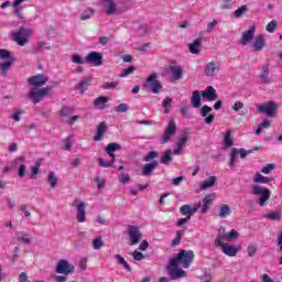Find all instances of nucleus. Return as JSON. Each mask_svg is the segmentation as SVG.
Wrapping results in <instances>:
<instances>
[{
    "label": "nucleus",
    "instance_id": "a18cd8bd",
    "mask_svg": "<svg viewBox=\"0 0 282 282\" xmlns=\"http://www.w3.org/2000/svg\"><path fill=\"white\" fill-rule=\"evenodd\" d=\"M246 12H248V7L247 6H241L240 8H238L235 12H234V17L236 19H241Z\"/></svg>",
    "mask_w": 282,
    "mask_h": 282
},
{
    "label": "nucleus",
    "instance_id": "49530a36",
    "mask_svg": "<svg viewBox=\"0 0 282 282\" xmlns=\"http://www.w3.org/2000/svg\"><path fill=\"white\" fill-rule=\"evenodd\" d=\"M182 237H184V230L176 231V237L174 240H172L171 246L175 248V246H180L182 242Z\"/></svg>",
    "mask_w": 282,
    "mask_h": 282
},
{
    "label": "nucleus",
    "instance_id": "e2e57ef3",
    "mask_svg": "<svg viewBox=\"0 0 282 282\" xmlns=\"http://www.w3.org/2000/svg\"><path fill=\"white\" fill-rule=\"evenodd\" d=\"M217 25H219V22L217 20H213L212 22H208L207 32H214Z\"/></svg>",
    "mask_w": 282,
    "mask_h": 282
},
{
    "label": "nucleus",
    "instance_id": "de8ad7c7",
    "mask_svg": "<svg viewBox=\"0 0 282 282\" xmlns=\"http://www.w3.org/2000/svg\"><path fill=\"white\" fill-rule=\"evenodd\" d=\"M62 118H69V116H72V113H74V108L73 107H63L59 111Z\"/></svg>",
    "mask_w": 282,
    "mask_h": 282
},
{
    "label": "nucleus",
    "instance_id": "72a5a7b5",
    "mask_svg": "<svg viewBox=\"0 0 282 282\" xmlns=\"http://www.w3.org/2000/svg\"><path fill=\"white\" fill-rule=\"evenodd\" d=\"M254 184H270L272 182V178L268 176H263L261 173L257 172L253 177Z\"/></svg>",
    "mask_w": 282,
    "mask_h": 282
},
{
    "label": "nucleus",
    "instance_id": "c85d7f7f",
    "mask_svg": "<svg viewBox=\"0 0 282 282\" xmlns=\"http://www.w3.org/2000/svg\"><path fill=\"white\" fill-rule=\"evenodd\" d=\"M91 85V78L89 77H85L76 87L75 89H77V91H80V94H85L86 89L89 88V86Z\"/></svg>",
    "mask_w": 282,
    "mask_h": 282
},
{
    "label": "nucleus",
    "instance_id": "393cba45",
    "mask_svg": "<svg viewBox=\"0 0 282 282\" xmlns=\"http://www.w3.org/2000/svg\"><path fill=\"white\" fill-rule=\"evenodd\" d=\"M43 50H54V46L48 45L47 42H37L31 50V54H41Z\"/></svg>",
    "mask_w": 282,
    "mask_h": 282
},
{
    "label": "nucleus",
    "instance_id": "c03bdc74",
    "mask_svg": "<svg viewBox=\"0 0 282 282\" xmlns=\"http://www.w3.org/2000/svg\"><path fill=\"white\" fill-rule=\"evenodd\" d=\"M276 28H279V22H276V20H272L267 24L265 30L269 34H273V32L276 31Z\"/></svg>",
    "mask_w": 282,
    "mask_h": 282
},
{
    "label": "nucleus",
    "instance_id": "603ef678",
    "mask_svg": "<svg viewBox=\"0 0 282 282\" xmlns=\"http://www.w3.org/2000/svg\"><path fill=\"white\" fill-rule=\"evenodd\" d=\"M19 164H25V156H18L11 161V169H17Z\"/></svg>",
    "mask_w": 282,
    "mask_h": 282
},
{
    "label": "nucleus",
    "instance_id": "f704fd0d",
    "mask_svg": "<svg viewBox=\"0 0 282 282\" xmlns=\"http://www.w3.org/2000/svg\"><path fill=\"white\" fill-rule=\"evenodd\" d=\"M172 155H173V151L166 150L164 152V155L160 160L161 164H165L166 166H169L173 162Z\"/></svg>",
    "mask_w": 282,
    "mask_h": 282
},
{
    "label": "nucleus",
    "instance_id": "2f4dec72",
    "mask_svg": "<svg viewBox=\"0 0 282 282\" xmlns=\"http://www.w3.org/2000/svg\"><path fill=\"white\" fill-rule=\"evenodd\" d=\"M217 182V176H210L209 178L203 181L200 184V191H206V188H213Z\"/></svg>",
    "mask_w": 282,
    "mask_h": 282
},
{
    "label": "nucleus",
    "instance_id": "1a4fd4ad",
    "mask_svg": "<svg viewBox=\"0 0 282 282\" xmlns=\"http://www.w3.org/2000/svg\"><path fill=\"white\" fill-rule=\"evenodd\" d=\"M47 80H50V77L43 74H37L35 76L30 77L28 79V83L29 85H31V87L41 89V87H43L47 83Z\"/></svg>",
    "mask_w": 282,
    "mask_h": 282
},
{
    "label": "nucleus",
    "instance_id": "6e6d98bb",
    "mask_svg": "<svg viewBox=\"0 0 282 282\" xmlns=\"http://www.w3.org/2000/svg\"><path fill=\"white\" fill-rule=\"evenodd\" d=\"M180 213L181 215H184L185 217L189 218L192 217V214H191V205H183L181 208H180Z\"/></svg>",
    "mask_w": 282,
    "mask_h": 282
},
{
    "label": "nucleus",
    "instance_id": "ddd939ff",
    "mask_svg": "<svg viewBox=\"0 0 282 282\" xmlns=\"http://www.w3.org/2000/svg\"><path fill=\"white\" fill-rule=\"evenodd\" d=\"M219 69H221V67L219 66V63H217L215 61H212V62L206 64L205 69H204V74L208 78H213V76L219 74Z\"/></svg>",
    "mask_w": 282,
    "mask_h": 282
},
{
    "label": "nucleus",
    "instance_id": "13d9d810",
    "mask_svg": "<svg viewBox=\"0 0 282 282\" xmlns=\"http://www.w3.org/2000/svg\"><path fill=\"white\" fill-rule=\"evenodd\" d=\"M116 113H127L129 111V105L120 104L115 108Z\"/></svg>",
    "mask_w": 282,
    "mask_h": 282
},
{
    "label": "nucleus",
    "instance_id": "c9c22d12",
    "mask_svg": "<svg viewBox=\"0 0 282 282\" xmlns=\"http://www.w3.org/2000/svg\"><path fill=\"white\" fill-rule=\"evenodd\" d=\"M13 64H14V59H9L0 64V69L4 78L8 76V70L12 67Z\"/></svg>",
    "mask_w": 282,
    "mask_h": 282
},
{
    "label": "nucleus",
    "instance_id": "412c9836",
    "mask_svg": "<svg viewBox=\"0 0 282 282\" xmlns=\"http://www.w3.org/2000/svg\"><path fill=\"white\" fill-rule=\"evenodd\" d=\"M260 82L264 85H272V77H270V64H264L262 66V72L259 76Z\"/></svg>",
    "mask_w": 282,
    "mask_h": 282
},
{
    "label": "nucleus",
    "instance_id": "3c124183",
    "mask_svg": "<svg viewBox=\"0 0 282 282\" xmlns=\"http://www.w3.org/2000/svg\"><path fill=\"white\" fill-rule=\"evenodd\" d=\"M105 246V242H102V237L98 236L93 240V248L94 250H100Z\"/></svg>",
    "mask_w": 282,
    "mask_h": 282
},
{
    "label": "nucleus",
    "instance_id": "774afa93",
    "mask_svg": "<svg viewBox=\"0 0 282 282\" xmlns=\"http://www.w3.org/2000/svg\"><path fill=\"white\" fill-rule=\"evenodd\" d=\"M278 246L280 248V252H281V257L279 260V265H282V232L280 234L279 238H278Z\"/></svg>",
    "mask_w": 282,
    "mask_h": 282
},
{
    "label": "nucleus",
    "instance_id": "a19ab883",
    "mask_svg": "<svg viewBox=\"0 0 282 282\" xmlns=\"http://www.w3.org/2000/svg\"><path fill=\"white\" fill-rule=\"evenodd\" d=\"M237 239H239V231L232 229L230 232H227L224 241H237Z\"/></svg>",
    "mask_w": 282,
    "mask_h": 282
},
{
    "label": "nucleus",
    "instance_id": "f8f14e48",
    "mask_svg": "<svg viewBox=\"0 0 282 282\" xmlns=\"http://www.w3.org/2000/svg\"><path fill=\"white\" fill-rule=\"evenodd\" d=\"M218 248H221V251L224 254H227V257H237V253L239 250H241L240 246H232V245H226L224 242H220V245H216Z\"/></svg>",
    "mask_w": 282,
    "mask_h": 282
},
{
    "label": "nucleus",
    "instance_id": "7c9ffc66",
    "mask_svg": "<svg viewBox=\"0 0 282 282\" xmlns=\"http://www.w3.org/2000/svg\"><path fill=\"white\" fill-rule=\"evenodd\" d=\"M218 234L219 235L215 239V246H221V243H224V240L226 239V235L228 234L226 232V227L220 226L218 228Z\"/></svg>",
    "mask_w": 282,
    "mask_h": 282
},
{
    "label": "nucleus",
    "instance_id": "6ab92c4d",
    "mask_svg": "<svg viewBox=\"0 0 282 282\" xmlns=\"http://www.w3.org/2000/svg\"><path fill=\"white\" fill-rule=\"evenodd\" d=\"M74 204L76 205V208H77V213H76L77 221L78 224H84L86 219L85 203L76 199Z\"/></svg>",
    "mask_w": 282,
    "mask_h": 282
},
{
    "label": "nucleus",
    "instance_id": "680f3d73",
    "mask_svg": "<svg viewBox=\"0 0 282 282\" xmlns=\"http://www.w3.org/2000/svg\"><path fill=\"white\" fill-rule=\"evenodd\" d=\"M21 4L13 6V12L17 17H19L21 20L25 19V15H23V11H21Z\"/></svg>",
    "mask_w": 282,
    "mask_h": 282
},
{
    "label": "nucleus",
    "instance_id": "5701e85b",
    "mask_svg": "<svg viewBox=\"0 0 282 282\" xmlns=\"http://www.w3.org/2000/svg\"><path fill=\"white\" fill-rule=\"evenodd\" d=\"M107 122L101 121L97 127L96 135L93 137V140L95 142H100L102 140V137L105 135V132L108 131Z\"/></svg>",
    "mask_w": 282,
    "mask_h": 282
},
{
    "label": "nucleus",
    "instance_id": "0eeeda50",
    "mask_svg": "<svg viewBox=\"0 0 282 282\" xmlns=\"http://www.w3.org/2000/svg\"><path fill=\"white\" fill-rule=\"evenodd\" d=\"M175 133H177V124H175V119H170L165 132L161 138V144H166Z\"/></svg>",
    "mask_w": 282,
    "mask_h": 282
},
{
    "label": "nucleus",
    "instance_id": "0e129e2a",
    "mask_svg": "<svg viewBox=\"0 0 282 282\" xmlns=\"http://www.w3.org/2000/svg\"><path fill=\"white\" fill-rule=\"evenodd\" d=\"M119 85L118 82H106L102 86L104 89H116Z\"/></svg>",
    "mask_w": 282,
    "mask_h": 282
},
{
    "label": "nucleus",
    "instance_id": "2eb2a0df",
    "mask_svg": "<svg viewBox=\"0 0 282 282\" xmlns=\"http://www.w3.org/2000/svg\"><path fill=\"white\" fill-rule=\"evenodd\" d=\"M216 197L217 196L215 193L205 195V197L203 198V204L200 209L202 215H206V213L210 210V207L213 206V202H215Z\"/></svg>",
    "mask_w": 282,
    "mask_h": 282
},
{
    "label": "nucleus",
    "instance_id": "4be33fe9",
    "mask_svg": "<svg viewBox=\"0 0 282 282\" xmlns=\"http://www.w3.org/2000/svg\"><path fill=\"white\" fill-rule=\"evenodd\" d=\"M263 47H265V35L259 34L252 43L253 52H261Z\"/></svg>",
    "mask_w": 282,
    "mask_h": 282
},
{
    "label": "nucleus",
    "instance_id": "338daca9",
    "mask_svg": "<svg viewBox=\"0 0 282 282\" xmlns=\"http://www.w3.org/2000/svg\"><path fill=\"white\" fill-rule=\"evenodd\" d=\"M247 252L249 257H254V254H257V246L254 245H249L247 247Z\"/></svg>",
    "mask_w": 282,
    "mask_h": 282
},
{
    "label": "nucleus",
    "instance_id": "f3484780",
    "mask_svg": "<svg viewBox=\"0 0 282 282\" xmlns=\"http://www.w3.org/2000/svg\"><path fill=\"white\" fill-rule=\"evenodd\" d=\"M187 142H188V132H183L176 143V148L173 151L174 155H182V151H184V147H186Z\"/></svg>",
    "mask_w": 282,
    "mask_h": 282
},
{
    "label": "nucleus",
    "instance_id": "ea45409f",
    "mask_svg": "<svg viewBox=\"0 0 282 282\" xmlns=\"http://www.w3.org/2000/svg\"><path fill=\"white\" fill-rule=\"evenodd\" d=\"M264 219H270L271 221H279L282 217L281 212H272L270 214L263 215Z\"/></svg>",
    "mask_w": 282,
    "mask_h": 282
},
{
    "label": "nucleus",
    "instance_id": "4c0bfd02",
    "mask_svg": "<svg viewBox=\"0 0 282 282\" xmlns=\"http://www.w3.org/2000/svg\"><path fill=\"white\" fill-rule=\"evenodd\" d=\"M107 102H109V97L100 96L95 99L94 106L98 109H105V105H107Z\"/></svg>",
    "mask_w": 282,
    "mask_h": 282
},
{
    "label": "nucleus",
    "instance_id": "a878e982",
    "mask_svg": "<svg viewBox=\"0 0 282 282\" xmlns=\"http://www.w3.org/2000/svg\"><path fill=\"white\" fill-rule=\"evenodd\" d=\"M202 41H203L202 37H197L196 40L193 41V43L188 44V50L191 54H195V55L200 54L202 51L199 50V47H202Z\"/></svg>",
    "mask_w": 282,
    "mask_h": 282
},
{
    "label": "nucleus",
    "instance_id": "dca6fc26",
    "mask_svg": "<svg viewBox=\"0 0 282 282\" xmlns=\"http://www.w3.org/2000/svg\"><path fill=\"white\" fill-rule=\"evenodd\" d=\"M101 6L109 17H112V14H116L118 11V4H116V0H102Z\"/></svg>",
    "mask_w": 282,
    "mask_h": 282
},
{
    "label": "nucleus",
    "instance_id": "4d7b16f0",
    "mask_svg": "<svg viewBox=\"0 0 282 282\" xmlns=\"http://www.w3.org/2000/svg\"><path fill=\"white\" fill-rule=\"evenodd\" d=\"M158 151H150L144 158L143 162H151V160H155V158H159Z\"/></svg>",
    "mask_w": 282,
    "mask_h": 282
},
{
    "label": "nucleus",
    "instance_id": "5fc2aeb1",
    "mask_svg": "<svg viewBox=\"0 0 282 282\" xmlns=\"http://www.w3.org/2000/svg\"><path fill=\"white\" fill-rule=\"evenodd\" d=\"M98 162H99V166H101V169H111V167H113V161H105V159L99 158Z\"/></svg>",
    "mask_w": 282,
    "mask_h": 282
},
{
    "label": "nucleus",
    "instance_id": "6e6552de",
    "mask_svg": "<svg viewBox=\"0 0 282 282\" xmlns=\"http://www.w3.org/2000/svg\"><path fill=\"white\" fill-rule=\"evenodd\" d=\"M28 36H30V31L24 28H20L18 31L12 33L13 41L21 47L28 44Z\"/></svg>",
    "mask_w": 282,
    "mask_h": 282
},
{
    "label": "nucleus",
    "instance_id": "37998d69",
    "mask_svg": "<svg viewBox=\"0 0 282 282\" xmlns=\"http://www.w3.org/2000/svg\"><path fill=\"white\" fill-rule=\"evenodd\" d=\"M237 155H239V149L232 148L230 153V159H229V166L237 164Z\"/></svg>",
    "mask_w": 282,
    "mask_h": 282
},
{
    "label": "nucleus",
    "instance_id": "c756f323",
    "mask_svg": "<svg viewBox=\"0 0 282 282\" xmlns=\"http://www.w3.org/2000/svg\"><path fill=\"white\" fill-rule=\"evenodd\" d=\"M94 14H96V10L91 7L86 8L79 15V20L80 21H89V19H91V17H94Z\"/></svg>",
    "mask_w": 282,
    "mask_h": 282
},
{
    "label": "nucleus",
    "instance_id": "cd10ccee",
    "mask_svg": "<svg viewBox=\"0 0 282 282\" xmlns=\"http://www.w3.org/2000/svg\"><path fill=\"white\" fill-rule=\"evenodd\" d=\"M158 164H159L158 161L147 163L142 169V175L144 177H149V175H151L153 171H155V167L158 166Z\"/></svg>",
    "mask_w": 282,
    "mask_h": 282
},
{
    "label": "nucleus",
    "instance_id": "f03ea898",
    "mask_svg": "<svg viewBox=\"0 0 282 282\" xmlns=\"http://www.w3.org/2000/svg\"><path fill=\"white\" fill-rule=\"evenodd\" d=\"M251 195L259 197V205L263 207L265 206V204H268V200L270 199L272 192H270V188L268 187H263L261 185L256 184L251 186Z\"/></svg>",
    "mask_w": 282,
    "mask_h": 282
},
{
    "label": "nucleus",
    "instance_id": "864d4df0",
    "mask_svg": "<svg viewBox=\"0 0 282 282\" xmlns=\"http://www.w3.org/2000/svg\"><path fill=\"white\" fill-rule=\"evenodd\" d=\"M133 72H135V67L129 66L119 74V78H127V76H130V74H133Z\"/></svg>",
    "mask_w": 282,
    "mask_h": 282
},
{
    "label": "nucleus",
    "instance_id": "b1692460",
    "mask_svg": "<svg viewBox=\"0 0 282 282\" xmlns=\"http://www.w3.org/2000/svg\"><path fill=\"white\" fill-rule=\"evenodd\" d=\"M173 80H182L184 78V70L182 66H169Z\"/></svg>",
    "mask_w": 282,
    "mask_h": 282
},
{
    "label": "nucleus",
    "instance_id": "a211bd4d",
    "mask_svg": "<svg viewBox=\"0 0 282 282\" xmlns=\"http://www.w3.org/2000/svg\"><path fill=\"white\" fill-rule=\"evenodd\" d=\"M210 111H213V108L207 105H204L200 109V116H202V118H205L204 119L205 124H213V122L215 120V115L214 113L209 115Z\"/></svg>",
    "mask_w": 282,
    "mask_h": 282
},
{
    "label": "nucleus",
    "instance_id": "aec40b11",
    "mask_svg": "<svg viewBox=\"0 0 282 282\" xmlns=\"http://www.w3.org/2000/svg\"><path fill=\"white\" fill-rule=\"evenodd\" d=\"M254 32H257V28L254 25H251L249 30L242 32V36L240 40L241 45L250 43V41L254 39Z\"/></svg>",
    "mask_w": 282,
    "mask_h": 282
},
{
    "label": "nucleus",
    "instance_id": "9b49d317",
    "mask_svg": "<svg viewBox=\"0 0 282 282\" xmlns=\"http://www.w3.org/2000/svg\"><path fill=\"white\" fill-rule=\"evenodd\" d=\"M85 63H87V65H94L95 67H100V65H102V54L96 51H93L85 57Z\"/></svg>",
    "mask_w": 282,
    "mask_h": 282
},
{
    "label": "nucleus",
    "instance_id": "39448f33",
    "mask_svg": "<svg viewBox=\"0 0 282 282\" xmlns=\"http://www.w3.org/2000/svg\"><path fill=\"white\" fill-rule=\"evenodd\" d=\"M276 109H279L276 102L267 101L258 106V113H264L269 118H274L276 116Z\"/></svg>",
    "mask_w": 282,
    "mask_h": 282
},
{
    "label": "nucleus",
    "instance_id": "7ed1b4c3",
    "mask_svg": "<svg viewBox=\"0 0 282 282\" xmlns=\"http://www.w3.org/2000/svg\"><path fill=\"white\" fill-rule=\"evenodd\" d=\"M50 91H52L51 87L31 88L28 97L32 100L33 105H39L41 100L50 96Z\"/></svg>",
    "mask_w": 282,
    "mask_h": 282
},
{
    "label": "nucleus",
    "instance_id": "20e7f679",
    "mask_svg": "<svg viewBox=\"0 0 282 282\" xmlns=\"http://www.w3.org/2000/svg\"><path fill=\"white\" fill-rule=\"evenodd\" d=\"M158 78V73H152L149 75L145 83L143 84L144 89H149L152 91V94H160V90L162 89V82H160Z\"/></svg>",
    "mask_w": 282,
    "mask_h": 282
},
{
    "label": "nucleus",
    "instance_id": "bf43d9fd",
    "mask_svg": "<svg viewBox=\"0 0 282 282\" xmlns=\"http://www.w3.org/2000/svg\"><path fill=\"white\" fill-rule=\"evenodd\" d=\"M274 169H276V165H274L273 163H269L264 167L261 169V173H263L264 175H269V173L271 171H274Z\"/></svg>",
    "mask_w": 282,
    "mask_h": 282
},
{
    "label": "nucleus",
    "instance_id": "052dcab7",
    "mask_svg": "<svg viewBox=\"0 0 282 282\" xmlns=\"http://www.w3.org/2000/svg\"><path fill=\"white\" fill-rule=\"evenodd\" d=\"M119 182L121 184H129V182H131V176L124 172H121L119 176Z\"/></svg>",
    "mask_w": 282,
    "mask_h": 282
},
{
    "label": "nucleus",
    "instance_id": "69168bd1",
    "mask_svg": "<svg viewBox=\"0 0 282 282\" xmlns=\"http://www.w3.org/2000/svg\"><path fill=\"white\" fill-rule=\"evenodd\" d=\"M171 102H173V99H171V97H165V99L163 100V104H162L163 109H167V111H170Z\"/></svg>",
    "mask_w": 282,
    "mask_h": 282
},
{
    "label": "nucleus",
    "instance_id": "f257e3e1",
    "mask_svg": "<svg viewBox=\"0 0 282 282\" xmlns=\"http://www.w3.org/2000/svg\"><path fill=\"white\" fill-rule=\"evenodd\" d=\"M195 259V253L193 250H181L177 257L173 258L170 261V264L166 267V272L172 281H177V279H183L186 276V272L180 268L182 265L185 269L191 268V263Z\"/></svg>",
    "mask_w": 282,
    "mask_h": 282
},
{
    "label": "nucleus",
    "instance_id": "bb28decb",
    "mask_svg": "<svg viewBox=\"0 0 282 282\" xmlns=\"http://www.w3.org/2000/svg\"><path fill=\"white\" fill-rule=\"evenodd\" d=\"M191 102L194 109H199V107H202V93H199V90L193 91Z\"/></svg>",
    "mask_w": 282,
    "mask_h": 282
},
{
    "label": "nucleus",
    "instance_id": "4468645a",
    "mask_svg": "<svg viewBox=\"0 0 282 282\" xmlns=\"http://www.w3.org/2000/svg\"><path fill=\"white\" fill-rule=\"evenodd\" d=\"M202 98L208 100V102H213L219 98L217 90L213 86H207L205 90L200 93Z\"/></svg>",
    "mask_w": 282,
    "mask_h": 282
},
{
    "label": "nucleus",
    "instance_id": "423d86ee",
    "mask_svg": "<svg viewBox=\"0 0 282 282\" xmlns=\"http://www.w3.org/2000/svg\"><path fill=\"white\" fill-rule=\"evenodd\" d=\"M75 267L69 263V260L62 259L57 262L55 272L57 274H64L65 276L74 274Z\"/></svg>",
    "mask_w": 282,
    "mask_h": 282
},
{
    "label": "nucleus",
    "instance_id": "79ce46f5",
    "mask_svg": "<svg viewBox=\"0 0 282 282\" xmlns=\"http://www.w3.org/2000/svg\"><path fill=\"white\" fill-rule=\"evenodd\" d=\"M12 53L6 48H0V61H12Z\"/></svg>",
    "mask_w": 282,
    "mask_h": 282
},
{
    "label": "nucleus",
    "instance_id": "09e8293b",
    "mask_svg": "<svg viewBox=\"0 0 282 282\" xmlns=\"http://www.w3.org/2000/svg\"><path fill=\"white\" fill-rule=\"evenodd\" d=\"M115 259H117L118 263H120V265H123V268L128 271L131 272V265L128 264L127 260H124L122 258V256L120 254H116Z\"/></svg>",
    "mask_w": 282,
    "mask_h": 282
},
{
    "label": "nucleus",
    "instance_id": "e433bc0d",
    "mask_svg": "<svg viewBox=\"0 0 282 282\" xmlns=\"http://www.w3.org/2000/svg\"><path fill=\"white\" fill-rule=\"evenodd\" d=\"M224 149H230V147L235 145V140L232 139V134L230 131H227V133L224 137Z\"/></svg>",
    "mask_w": 282,
    "mask_h": 282
},
{
    "label": "nucleus",
    "instance_id": "9d476101",
    "mask_svg": "<svg viewBox=\"0 0 282 282\" xmlns=\"http://www.w3.org/2000/svg\"><path fill=\"white\" fill-rule=\"evenodd\" d=\"M128 236L130 238L131 246H135L140 243V239H142V231H140L138 226L132 225L128 229Z\"/></svg>",
    "mask_w": 282,
    "mask_h": 282
},
{
    "label": "nucleus",
    "instance_id": "473e14b6",
    "mask_svg": "<svg viewBox=\"0 0 282 282\" xmlns=\"http://www.w3.org/2000/svg\"><path fill=\"white\" fill-rule=\"evenodd\" d=\"M231 213H232V210L230 209V207L226 204H223L219 207L218 216L221 219H226V217H230Z\"/></svg>",
    "mask_w": 282,
    "mask_h": 282
},
{
    "label": "nucleus",
    "instance_id": "8fccbe9b",
    "mask_svg": "<svg viewBox=\"0 0 282 282\" xmlns=\"http://www.w3.org/2000/svg\"><path fill=\"white\" fill-rule=\"evenodd\" d=\"M120 149H122V145L118 143H109L105 151L106 153H113L115 151H120Z\"/></svg>",
    "mask_w": 282,
    "mask_h": 282
},
{
    "label": "nucleus",
    "instance_id": "58836bf2",
    "mask_svg": "<svg viewBox=\"0 0 282 282\" xmlns=\"http://www.w3.org/2000/svg\"><path fill=\"white\" fill-rule=\"evenodd\" d=\"M47 182H48L51 188H55L56 186H58V177H56V174L54 172L48 173Z\"/></svg>",
    "mask_w": 282,
    "mask_h": 282
}]
</instances>
